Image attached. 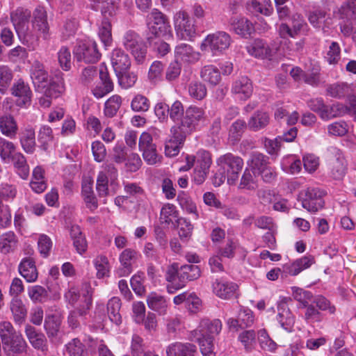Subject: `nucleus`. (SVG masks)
Segmentation results:
<instances>
[{
    "mask_svg": "<svg viewBox=\"0 0 356 356\" xmlns=\"http://www.w3.org/2000/svg\"><path fill=\"white\" fill-rule=\"evenodd\" d=\"M207 115L202 107L191 105L185 111V114L181 119L179 126L173 127L171 132L174 138L178 141H183L185 138L195 131L200 123L207 120Z\"/></svg>",
    "mask_w": 356,
    "mask_h": 356,
    "instance_id": "1",
    "label": "nucleus"
},
{
    "mask_svg": "<svg viewBox=\"0 0 356 356\" xmlns=\"http://www.w3.org/2000/svg\"><path fill=\"white\" fill-rule=\"evenodd\" d=\"M222 329L221 321L218 319L211 321L203 319L199 328L192 332L195 341L198 342L203 356H215L213 339L220 333Z\"/></svg>",
    "mask_w": 356,
    "mask_h": 356,
    "instance_id": "2",
    "label": "nucleus"
},
{
    "mask_svg": "<svg viewBox=\"0 0 356 356\" xmlns=\"http://www.w3.org/2000/svg\"><path fill=\"white\" fill-rule=\"evenodd\" d=\"M31 17V10L23 7H18L10 13V19L19 39L23 44L34 47L36 45V37L33 31H30Z\"/></svg>",
    "mask_w": 356,
    "mask_h": 356,
    "instance_id": "3",
    "label": "nucleus"
},
{
    "mask_svg": "<svg viewBox=\"0 0 356 356\" xmlns=\"http://www.w3.org/2000/svg\"><path fill=\"white\" fill-rule=\"evenodd\" d=\"M147 40L152 43L154 39L172 35L171 26L167 17L157 9H153L147 16Z\"/></svg>",
    "mask_w": 356,
    "mask_h": 356,
    "instance_id": "4",
    "label": "nucleus"
},
{
    "mask_svg": "<svg viewBox=\"0 0 356 356\" xmlns=\"http://www.w3.org/2000/svg\"><path fill=\"white\" fill-rule=\"evenodd\" d=\"M232 43L231 36L225 31H216L208 35L201 44V49H209L213 55H220L227 49Z\"/></svg>",
    "mask_w": 356,
    "mask_h": 356,
    "instance_id": "5",
    "label": "nucleus"
},
{
    "mask_svg": "<svg viewBox=\"0 0 356 356\" xmlns=\"http://www.w3.org/2000/svg\"><path fill=\"white\" fill-rule=\"evenodd\" d=\"M93 289L90 284L85 282L82 284V296L84 304L79 305L72 310L68 316V323L72 328L77 327L80 323V318H83L89 312L92 302Z\"/></svg>",
    "mask_w": 356,
    "mask_h": 356,
    "instance_id": "6",
    "label": "nucleus"
},
{
    "mask_svg": "<svg viewBox=\"0 0 356 356\" xmlns=\"http://www.w3.org/2000/svg\"><path fill=\"white\" fill-rule=\"evenodd\" d=\"M177 36L184 40H191L196 35V26L189 15L184 10L177 12L174 17Z\"/></svg>",
    "mask_w": 356,
    "mask_h": 356,
    "instance_id": "7",
    "label": "nucleus"
},
{
    "mask_svg": "<svg viewBox=\"0 0 356 356\" xmlns=\"http://www.w3.org/2000/svg\"><path fill=\"white\" fill-rule=\"evenodd\" d=\"M218 165L227 173V181L234 184L238 178L239 172L243 167V159L231 153L220 156L217 160Z\"/></svg>",
    "mask_w": 356,
    "mask_h": 356,
    "instance_id": "8",
    "label": "nucleus"
},
{
    "mask_svg": "<svg viewBox=\"0 0 356 356\" xmlns=\"http://www.w3.org/2000/svg\"><path fill=\"white\" fill-rule=\"evenodd\" d=\"M30 31H33V33L36 37V44H38L40 36L44 40H48L49 38V26L47 22V13L44 7L38 6L34 10Z\"/></svg>",
    "mask_w": 356,
    "mask_h": 356,
    "instance_id": "9",
    "label": "nucleus"
},
{
    "mask_svg": "<svg viewBox=\"0 0 356 356\" xmlns=\"http://www.w3.org/2000/svg\"><path fill=\"white\" fill-rule=\"evenodd\" d=\"M63 73L57 70L51 86L44 89V95L39 99V104L44 108H48L51 104V99L58 97L65 90V83Z\"/></svg>",
    "mask_w": 356,
    "mask_h": 356,
    "instance_id": "10",
    "label": "nucleus"
},
{
    "mask_svg": "<svg viewBox=\"0 0 356 356\" xmlns=\"http://www.w3.org/2000/svg\"><path fill=\"white\" fill-rule=\"evenodd\" d=\"M74 54L79 61L83 60L86 63H95L101 56L97 43L92 40L79 42L74 49Z\"/></svg>",
    "mask_w": 356,
    "mask_h": 356,
    "instance_id": "11",
    "label": "nucleus"
},
{
    "mask_svg": "<svg viewBox=\"0 0 356 356\" xmlns=\"http://www.w3.org/2000/svg\"><path fill=\"white\" fill-rule=\"evenodd\" d=\"M323 192L317 188H307L300 194L302 206L309 212H316L323 207Z\"/></svg>",
    "mask_w": 356,
    "mask_h": 356,
    "instance_id": "12",
    "label": "nucleus"
},
{
    "mask_svg": "<svg viewBox=\"0 0 356 356\" xmlns=\"http://www.w3.org/2000/svg\"><path fill=\"white\" fill-rule=\"evenodd\" d=\"M123 44L138 63H143L146 55V48L138 34L128 31L124 36Z\"/></svg>",
    "mask_w": 356,
    "mask_h": 356,
    "instance_id": "13",
    "label": "nucleus"
},
{
    "mask_svg": "<svg viewBox=\"0 0 356 356\" xmlns=\"http://www.w3.org/2000/svg\"><path fill=\"white\" fill-rule=\"evenodd\" d=\"M31 77L35 89L43 91L51 86L54 74L49 79L44 65L39 61H35L31 67Z\"/></svg>",
    "mask_w": 356,
    "mask_h": 356,
    "instance_id": "14",
    "label": "nucleus"
},
{
    "mask_svg": "<svg viewBox=\"0 0 356 356\" xmlns=\"http://www.w3.org/2000/svg\"><path fill=\"white\" fill-rule=\"evenodd\" d=\"M201 275V270L198 266L193 264L184 265L179 268V282L176 286H167L169 293H173L175 291L185 286L186 283L198 279Z\"/></svg>",
    "mask_w": 356,
    "mask_h": 356,
    "instance_id": "15",
    "label": "nucleus"
},
{
    "mask_svg": "<svg viewBox=\"0 0 356 356\" xmlns=\"http://www.w3.org/2000/svg\"><path fill=\"white\" fill-rule=\"evenodd\" d=\"M28 344L22 335L18 333L2 343V349L7 356H22L27 353Z\"/></svg>",
    "mask_w": 356,
    "mask_h": 356,
    "instance_id": "16",
    "label": "nucleus"
},
{
    "mask_svg": "<svg viewBox=\"0 0 356 356\" xmlns=\"http://www.w3.org/2000/svg\"><path fill=\"white\" fill-rule=\"evenodd\" d=\"M140 254L134 249L126 248L119 256L120 267L117 273L120 277H126L129 275L133 271V266L138 259Z\"/></svg>",
    "mask_w": 356,
    "mask_h": 356,
    "instance_id": "17",
    "label": "nucleus"
},
{
    "mask_svg": "<svg viewBox=\"0 0 356 356\" xmlns=\"http://www.w3.org/2000/svg\"><path fill=\"white\" fill-rule=\"evenodd\" d=\"M248 53L259 59L271 60L275 51L272 49L266 42L261 39H255L246 46Z\"/></svg>",
    "mask_w": 356,
    "mask_h": 356,
    "instance_id": "18",
    "label": "nucleus"
},
{
    "mask_svg": "<svg viewBox=\"0 0 356 356\" xmlns=\"http://www.w3.org/2000/svg\"><path fill=\"white\" fill-rule=\"evenodd\" d=\"M334 156L330 159V170L332 177L337 180L341 179L347 170V163L342 152L337 149H334Z\"/></svg>",
    "mask_w": 356,
    "mask_h": 356,
    "instance_id": "19",
    "label": "nucleus"
},
{
    "mask_svg": "<svg viewBox=\"0 0 356 356\" xmlns=\"http://www.w3.org/2000/svg\"><path fill=\"white\" fill-rule=\"evenodd\" d=\"M24 332L29 343L35 349L47 354V339L43 333L37 332L34 327L29 324L25 326Z\"/></svg>",
    "mask_w": 356,
    "mask_h": 356,
    "instance_id": "20",
    "label": "nucleus"
},
{
    "mask_svg": "<svg viewBox=\"0 0 356 356\" xmlns=\"http://www.w3.org/2000/svg\"><path fill=\"white\" fill-rule=\"evenodd\" d=\"M186 160L187 165L183 168L186 170H189L195 165V168L209 171L212 163L210 153L205 150L198 151L195 156L188 155Z\"/></svg>",
    "mask_w": 356,
    "mask_h": 356,
    "instance_id": "21",
    "label": "nucleus"
},
{
    "mask_svg": "<svg viewBox=\"0 0 356 356\" xmlns=\"http://www.w3.org/2000/svg\"><path fill=\"white\" fill-rule=\"evenodd\" d=\"M12 95L17 97V104L22 106L29 104L31 101L32 92L29 86L25 83L22 79H19L14 83L11 88Z\"/></svg>",
    "mask_w": 356,
    "mask_h": 356,
    "instance_id": "22",
    "label": "nucleus"
},
{
    "mask_svg": "<svg viewBox=\"0 0 356 356\" xmlns=\"http://www.w3.org/2000/svg\"><path fill=\"white\" fill-rule=\"evenodd\" d=\"M175 60L184 63H193L200 58V53L195 51L192 46L181 43L176 46L175 49Z\"/></svg>",
    "mask_w": 356,
    "mask_h": 356,
    "instance_id": "23",
    "label": "nucleus"
},
{
    "mask_svg": "<svg viewBox=\"0 0 356 356\" xmlns=\"http://www.w3.org/2000/svg\"><path fill=\"white\" fill-rule=\"evenodd\" d=\"M231 90L240 99L246 100L252 95L253 87L250 80L247 76H243L233 82Z\"/></svg>",
    "mask_w": 356,
    "mask_h": 356,
    "instance_id": "24",
    "label": "nucleus"
},
{
    "mask_svg": "<svg viewBox=\"0 0 356 356\" xmlns=\"http://www.w3.org/2000/svg\"><path fill=\"white\" fill-rule=\"evenodd\" d=\"M314 262L315 260L313 256L307 255L295 260L291 264H285L283 268L289 275L296 276L302 270L309 268Z\"/></svg>",
    "mask_w": 356,
    "mask_h": 356,
    "instance_id": "25",
    "label": "nucleus"
},
{
    "mask_svg": "<svg viewBox=\"0 0 356 356\" xmlns=\"http://www.w3.org/2000/svg\"><path fill=\"white\" fill-rule=\"evenodd\" d=\"M277 319L285 330L291 332L295 323V318L290 311L288 305L284 301H281L277 305Z\"/></svg>",
    "mask_w": 356,
    "mask_h": 356,
    "instance_id": "26",
    "label": "nucleus"
},
{
    "mask_svg": "<svg viewBox=\"0 0 356 356\" xmlns=\"http://www.w3.org/2000/svg\"><path fill=\"white\" fill-rule=\"evenodd\" d=\"M196 346L190 343L175 342L166 348L167 356H195Z\"/></svg>",
    "mask_w": 356,
    "mask_h": 356,
    "instance_id": "27",
    "label": "nucleus"
},
{
    "mask_svg": "<svg viewBox=\"0 0 356 356\" xmlns=\"http://www.w3.org/2000/svg\"><path fill=\"white\" fill-rule=\"evenodd\" d=\"M111 61L115 73L122 70H127L131 65L129 56L120 48L113 49L111 56Z\"/></svg>",
    "mask_w": 356,
    "mask_h": 356,
    "instance_id": "28",
    "label": "nucleus"
},
{
    "mask_svg": "<svg viewBox=\"0 0 356 356\" xmlns=\"http://www.w3.org/2000/svg\"><path fill=\"white\" fill-rule=\"evenodd\" d=\"M238 288L234 282L216 280L213 284V290L215 294L222 299H229L234 296Z\"/></svg>",
    "mask_w": 356,
    "mask_h": 356,
    "instance_id": "29",
    "label": "nucleus"
},
{
    "mask_svg": "<svg viewBox=\"0 0 356 356\" xmlns=\"http://www.w3.org/2000/svg\"><path fill=\"white\" fill-rule=\"evenodd\" d=\"M19 271L28 282H35L38 276L35 261L31 257L23 259L19 266Z\"/></svg>",
    "mask_w": 356,
    "mask_h": 356,
    "instance_id": "30",
    "label": "nucleus"
},
{
    "mask_svg": "<svg viewBox=\"0 0 356 356\" xmlns=\"http://www.w3.org/2000/svg\"><path fill=\"white\" fill-rule=\"evenodd\" d=\"M268 113L263 111L254 112L248 122V127L253 131H258L266 127L270 122Z\"/></svg>",
    "mask_w": 356,
    "mask_h": 356,
    "instance_id": "31",
    "label": "nucleus"
},
{
    "mask_svg": "<svg viewBox=\"0 0 356 356\" xmlns=\"http://www.w3.org/2000/svg\"><path fill=\"white\" fill-rule=\"evenodd\" d=\"M230 24L236 34L244 38L250 36L254 31L252 23L245 17L232 18Z\"/></svg>",
    "mask_w": 356,
    "mask_h": 356,
    "instance_id": "32",
    "label": "nucleus"
},
{
    "mask_svg": "<svg viewBox=\"0 0 356 356\" xmlns=\"http://www.w3.org/2000/svg\"><path fill=\"white\" fill-rule=\"evenodd\" d=\"M200 77L211 86H217L221 81L220 70L213 65L204 66L200 71Z\"/></svg>",
    "mask_w": 356,
    "mask_h": 356,
    "instance_id": "33",
    "label": "nucleus"
},
{
    "mask_svg": "<svg viewBox=\"0 0 356 356\" xmlns=\"http://www.w3.org/2000/svg\"><path fill=\"white\" fill-rule=\"evenodd\" d=\"M147 303L151 309L161 315H164L167 312L168 304L166 300L160 294L155 292L150 293L147 297Z\"/></svg>",
    "mask_w": 356,
    "mask_h": 356,
    "instance_id": "34",
    "label": "nucleus"
},
{
    "mask_svg": "<svg viewBox=\"0 0 356 356\" xmlns=\"http://www.w3.org/2000/svg\"><path fill=\"white\" fill-rule=\"evenodd\" d=\"M17 244L18 238L13 232H7L0 236V252L3 254L14 252Z\"/></svg>",
    "mask_w": 356,
    "mask_h": 356,
    "instance_id": "35",
    "label": "nucleus"
},
{
    "mask_svg": "<svg viewBox=\"0 0 356 356\" xmlns=\"http://www.w3.org/2000/svg\"><path fill=\"white\" fill-rule=\"evenodd\" d=\"M54 140V135L51 127L49 125H41L38 132L39 147L43 151H47Z\"/></svg>",
    "mask_w": 356,
    "mask_h": 356,
    "instance_id": "36",
    "label": "nucleus"
},
{
    "mask_svg": "<svg viewBox=\"0 0 356 356\" xmlns=\"http://www.w3.org/2000/svg\"><path fill=\"white\" fill-rule=\"evenodd\" d=\"M351 91L350 85L344 82L330 84L326 88L327 95L335 99H343L348 96Z\"/></svg>",
    "mask_w": 356,
    "mask_h": 356,
    "instance_id": "37",
    "label": "nucleus"
},
{
    "mask_svg": "<svg viewBox=\"0 0 356 356\" xmlns=\"http://www.w3.org/2000/svg\"><path fill=\"white\" fill-rule=\"evenodd\" d=\"M10 309L15 323L21 325L24 322L27 315V310L20 298H13L10 304Z\"/></svg>",
    "mask_w": 356,
    "mask_h": 356,
    "instance_id": "38",
    "label": "nucleus"
},
{
    "mask_svg": "<svg viewBox=\"0 0 356 356\" xmlns=\"http://www.w3.org/2000/svg\"><path fill=\"white\" fill-rule=\"evenodd\" d=\"M348 113V107L341 103L333 104L331 106L325 105L321 113V119L329 120L332 118L343 116Z\"/></svg>",
    "mask_w": 356,
    "mask_h": 356,
    "instance_id": "39",
    "label": "nucleus"
},
{
    "mask_svg": "<svg viewBox=\"0 0 356 356\" xmlns=\"http://www.w3.org/2000/svg\"><path fill=\"white\" fill-rule=\"evenodd\" d=\"M19 176L26 179L29 175V167L25 156L20 152L15 153L10 158Z\"/></svg>",
    "mask_w": 356,
    "mask_h": 356,
    "instance_id": "40",
    "label": "nucleus"
},
{
    "mask_svg": "<svg viewBox=\"0 0 356 356\" xmlns=\"http://www.w3.org/2000/svg\"><path fill=\"white\" fill-rule=\"evenodd\" d=\"M81 194L87 208L94 211L98 207L97 199L94 194L91 181L82 184Z\"/></svg>",
    "mask_w": 356,
    "mask_h": 356,
    "instance_id": "41",
    "label": "nucleus"
},
{
    "mask_svg": "<svg viewBox=\"0 0 356 356\" xmlns=\"http://www.w3.org/2000/svg\"><path fill=\"white\" fill-rule=\"evenodd\" d=\"M20 143L25 152L33 153L35 149V134L33 128H27L23 131Z\"/></svg>",
    "mask_w": 356,
    "mask_h": 356,
    "instance_id": "42",
    "label": "nucleus"
},
{
    "mask_svg": "<svg viewBox=\"0 0 356 356\" xmlns=\"http://www.w3.org/2000/svg\"><path fill=\"white\" fill-rule=\"evenodd\" d=\"M121 307L120 299L118 297H113L107 304L108 315L110 320L116 325L122 323V316L120 314Z\"/></svg>",
    "mask_w": 356,
    "mask_h": 356,
    "instance_id": "43",
    "label": "nucleus"
},
{
    "mask_svg": "<svg viewBox=\"0 0 356 356\" xmlns=\"http://www.w3.org/2000/svg\"><path fill=\"white\" fill-rule=\"evenodd\" d=\"M60 323L61 320L58 316L55 314L47 315L44 319V327L49 338L57 335Z\"/></svg>",
    "mask_w": 356,
    "mask_h": 356,
    "instance_id": "44",
    "label": "nucleus"
},
{
    "mask_svg": "<svg viewBox=\"0 0 356 356\" xmlns=\"http://www.w3.org/2000/svg\"><path fill=\"white\" fill-rule=\"evenodd\" d=\"M0 130L1 133L10 138L14 137L17 131V123L10 115L0 118Z\"/></svg>",
    "mask_w": 356,
    "mask_h": 356,
    "instance_id": "45",
    "label": "nucleus"
},
{
    "mask_svg": "<svg viewBox=\"0 0 356 356\" xmlns=\"http://www.w3.org/2000/svg\"><path fill=\"white\" fill-rule=\"evenodd\" d=\"M248 9L252 13H259L267 16L273 11L270 0H252L248 4Z\"/></svg>",
    "mask_w": 356,
    "mask_h": 356,
    "instance_id": "46",
    "label": "nucleus"
},
{
    "mask_svg": "<svg viewBox=\"0 0 356 356\" xmlns=\"http://www.w3.org/2000/svg\"><path fill=\"white\" fill-rule=\"evenodd\" d=\"M248 163L253 170V173H259L268 165V158L260 152H253L250 155Z\"/></svg>",
    "mask_w": 356,
    "mask_h": 356,
    "instance_id": "47",
    "label": "nucleus"
},
{
    "mask_svg": "<svg viewBox=\"0 0 356 356\" xmlns=\"http://www.w3.org/2000/svg\"><path fill=\"white\" fill-rule=\"evenodd\" d=\"M122 104V98L120 95H114L108 98L105 104L104 113L107 118L114 117Z\"/></svg>",
    "mask_w": 356,
    "mask_h": 356,
    "instance_id": "48",
    "label": "nucleus"
},
{
    "mask_svg": "<svg viewBox=\"0 0 356 356\" xmlns=\"http://www.w3.org/2000/svg\"><path fill=\"white\" fill-rule=\"evenodd\" d=\"M71 236L73 239V245L76 252L82 254L87 250V242L85 236L82 234L79 227H72Z\"/></svg>",
    "mask_w": 356,
    "mask_h": 356,
    "instance_id": "49",
    "label": "nucleus"
},
{
    "mask_svg": "<svg viewBox=\"0 0 356 356\" xmlns=\"http://www.w3.org/2000/svg\"><path fill=\"white\" fill-rule=\"evenodd\" d=\"M115 74L119 85L124 89L133 87L138 79V75L136 73L127 70H122L120 73H115Z\"/></svg>",
    "mask_w": 356,
    "mask_h": 356,
    "instance_id": "50",
    "label": "nucleus"
},
{
    "mask_svg": "<svg viewBox=\"0 0 356 356\" xmlns=\"http://www.w3.org/2000/svg\"><path fill=\"white\" fill-rule=\"evenodd\" d=\"M188 91L190 97L196 100H202L207 94L205 85L199 81H192L188 84Z\"/></svg>",
    "mask_w": 356,
    "mask_h": 356,
    "instance_id": "51",
    "label": "nucleus"
},
{
    "mask_svg": "<svg viewBox=\"0 0 356 356\" xmlns=\"http://www.w3.org/2000/svg\"><path fill=\"white\" fill-rule=\"evenodd\" d=\"M238 339L246 351H251L256 345V333L253 330H244L239 334Z\"/></svg>",
    "mask_w": 356,
    "mask_h": 356,
    "instance_id": "52",
    "label": "nucleus"
},
{
    "mask_svg": "<svg viewBox=\"0 0 356 356\" xmlns=\"http://www.w3.org/2000/svg\"><path fill=\"white\" fill-rule=\"evenodd\" d=\"M177 217L178 211L174 204L167 203L162 207L160 213V219L162 222L169 225L172 223Z\"/></svg>",
    "mask_w": 356,
    "mask_h": 356,
    "instance_id": "53",
    "label": "nucleus"
},
{
    "mask_svg": "<svg viewBox=\"0 0 356 356\" xmlns=\"http://www.w3.org/2000/svg\"><path fill=\"white\" fill-rule=\"evenodd\" d=\"M108 17H104L98 32L99 37L105 46H109L112 42L111 24Z\"/></svg>",
    "mask_w": 356,
    "mask_h": 356,
    "instance_id": "54",
    "label": "nucleus"
},
{
    "mask_svg": "<svg viewBox=\"0 0 356 356\" xmlns=\"http://www.w3.org/2000/svg\"><path fill=\"white\" fill-rule=\"evenodd\" d=\"M67 353L70 356H88L85 345L78 339H73L66 345Z\"/></svg>",
    "mask_w": 356,
    "mask_h": 356,
    "instance_id": "55",
    "label": "nucleus"
},
{
    "mask_svg": "<svg viewBox=\"0 0 356 356\" xmlns=\"http://www.w3.org/2000/svg\"><path fill=\"white\" fill-rule=\"evenodd\" d=\"M348 124L343 120L334 122L327 126V133L330 136L342 137L348 134Z\"/></svg>",
    "mask_w": 356,
    "mask_h": 356,
    "instance_id": "56",
    "label": "nucleus"
},
{
    "mask_svg": "<svg viewBox=\"0 0 356 356\" xmlns=\"http://www.w3.org/2000/svg\"><path fill=\"white\" fill-rule=\"evenodd\" d=\"M94 264L98 278H103L108 275L110 266L108 259L106 256L99 255L97 257L94 261Z\"/></svg>",
    "mask_w": 356,
    "mask_h": 356,
    "instance_id": "57",
    "label": "nucleus"
},
{
    "mask_svg": "<svg viewBox=\"0 0 356 356\" xmlns=\"http://www.w3.org/2000/svg\"><path fill=\"white\" fill-rule=\"evenodd\" d=\"M13 79L12 70L6 65L0 66V92L4 94Z\"/></svg>",
    "mask_w": 356,
    "mask_h": 356,
    "instance_id": "58",
    "label": "nucleus"
},
{
    "mask_svg": "<svg viewBox=\"0 0 356 356\" xmlns=\"http://www.w3.org/2000/svg\"><path fill=\"white\" fill-rule=\"evenodd\" d=\"M95 3H102L101 13L103 17H111L120 3V0H92Z\"/></svg>",
    "mask_w": 356,
    "mask_h": 356,
    "instance_id": "59",
    "label": "nucleus"
},
{
    "mask_svg": "<svg viewBox=\"0 0 356 356\" xmlns=\"http://www.w3.org/2000/svg\"><path fill=\"white\" fill-rule=\"evenodd\" d=\"M258 340L261 348L265 351L274 352L277 349L276 343L269 337L265 330L259 331Z\"/></svg>",
    "mask_w": 356,
    "mask_h": 356,
    "instance_id": "60",
    "label": "nucleus"
},
{
    "mask_svg": "<svg viewBox=\"0 0 356 356\" xmlns=\"http://www.w3.org/2000/svg\"><path fill=\"white\" fill-rule=\"evenodd\" d=\"M28 294L31 300L34 302H43L47 299V290L39 285L31 286L28 290Z\"/></svg>",
    "mask_w": 356,
    "mask_h": 356,
    "instance_id": "61",
    "label": "nucleus"
},
{
    "mask_svg": "<svg viewBox=\"0 0 356 356\" xmlns=\"http://www.w3.org/2000/svg\"><path fill=\"white\" fill-rule=\"evenodd\" d=\"M53 243L49 236L46 234H40L38 240V248L43 257H47L52 248Z\"/></svg>",
    "mask_w": 356,
    "mask_h": 356,
    "instance_id": "62",
    "label": "nucleus"
},
{
    "mask_svg": "<svg viewBox=\"0 0 356 356\" xmlns=\"http://www.w3.org/2000/svg\"><path fill=\"white\" fill-rule=\"evenodd\" d=\"M176 224L181 239L188 238L191 236L193 227L190 221L186 218H179L176 220Z\"/></svg>",
    "mask_w": 356,
    "mask_h": 356,
    "instance_id": "63",
    "label": "nucleus"
},
{
    "mask_svg": "<svg viewBox=\"0 0 356 356\" xmlns=\"http://www.w3.org/2000/svg\"><path fill=\"white\" fill-rule=\"evenodd\" d=\"M58 60L61 68L68 71L71 68L72 56L70 49L66 47H62L58 52Z\"/></svg>",
    "mask_w": 356,
    "mask_h": 356,
    "instance_id": "64",
    "label": "nucleus"
}]
</instances>
